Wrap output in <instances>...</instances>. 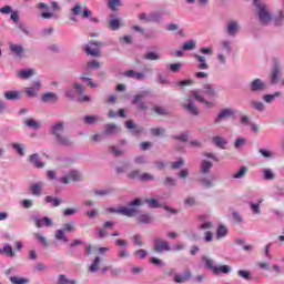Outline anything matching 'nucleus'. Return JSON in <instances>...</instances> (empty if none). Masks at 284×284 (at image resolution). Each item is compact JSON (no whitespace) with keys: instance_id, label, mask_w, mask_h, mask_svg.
I'll use <instances>...</instances> for the list:
<instances>
[{"instance_id":"obj_1","label":"nucleus","mask_w":284,"mask_h":284,"mask_svg":"<svg viewBox=\"0 0 284 284\" xmlns=\"http://www.w3.org/2000/svg\"><path fill=\"white\" fill-rule=\"evenodd\" d=\"M51 134L54 135V139L59 145H72V140L65 135V122H55L51 125Z\"/></svg>"},{"instance_id":"obj_2","label":"nucleus","mask_w":284,"mask_h":284,"mask_svg":"<svg viewBox=\"0 0 284 284\" xmlns=\"http://www.w3.org/2000/svg\"><path fill=\"white\" fill-rule=\"evenodd\" d=\"M253 3L256 8V14L260 22L263 23V26H267V23L272 21V13L270 12V8H267V4L263 3L261 0H253Z\"/></svg>"},{"instance_id":"obj_3","label":"nucleus","mask_w":284,"mask_h":284,"mask_svg":"<svg viewBox=\"0 0 284 284\" xmlns=\"http://www.w3.org/2000/svg\"><path fill=\"white\" fill-rule=\"evenodd\" d=\"M143 202H141V200L135 199L130 203V206H120L118 209L114 207H110L108 209V212H110L111 214H122V216H134L136 214V209L134 207V205H142Z\"/></svg>"},{"instance_id":"obj_4","label":"nucleus","mask_w":284,"mask_h":284,"mask_svg":"<svg viewBox=\"0 0 284 284\" xmlns=\"http://www.w3.org/2000/svg\"><path fill=\"white\" fill-rule=\"evenodd\" d=\"M170 250H172V247H170V243H168V241L160 237H155L153 240L152 251L155 252V254H163V252H170Z\"/></svg>"},{"instance_id":"obj_5","label":"nucleus","mask_w":284,"mask_h":284,"mask_svg":"<svg viewBox=\"0 0 284 284\" xmlns=\"http://www.w3.org/2000/svg\"><path fill=\"white\" fill-rule=\"evenodd\" d=\"M84 51L91 57H99L101 54V42H90L84 45Z\"/></svg>"},{"instance_id":"obj_6","label":"nucleus","mask_w":284,"mask_h":284,"mask_svg":"<svg viewBox=\"0 0 284 284\" xmlns=\"http://www.w3.org/2000/svg\"><path fill=\"white\" fill-rule=\"evenodd\" d=\"M71 12L75 16L79 17V14H82L83 19H88L92 17V11H90L88 8H83L81 3H77L72 9Z\"/></svg>"},{"instance_id":"obj_7","label":"nucleus","mask_w":284,"mask_h":284,"mask_svg":"<svg viewBox=\"0 0 284 284\" xmlns=\"http://www.w3.org/2000/svg\"><path fill=\"white\" fill-rule=\"evenodd\" d=\"M77 181H81V173L79 171H71L68 175L60 179V183L68 185V183H77Z\"/></svg>"},{"instance_id":"obj_8","label":"nucleus","mask_w":284,"mask_h":284,"mask_svg":"<svg viewBox=\"0 0 284 284\" xmlns=\"http://www.w3.org/2000/svg\"><path fill=\"white\" fill-rule=\"evenodd\" d=\"M278 81H281V63L275 61L271 70V83L276 84Z\"/></svg>"},{"instance_id":"obj_9","label":"nucleus","mask_w":284,"mask_h":284,"mask_svg":"<svg viewBox=\"0 0 284 284\" xmlns=\"http://www.w3.org/2000/svg\"><path fill=\"white\" fill-rule=\"evenodd\" d=\"M2 14H11L10 20L13 21V23H19V12L12 11V7L4 6L1 8Z\"/></svg>"},{"instance_id":"obj_10","label":"nucleus","mask_w":284,"mask_h":284,"mask_svg":"<svg viewBox=\"0 0 284 284\" xmlns=\"http://www.w3.org/2000/svg\"><path fill=\"white\" fill-rule=\"evenodd\" d=\"M230 116H234V110L230 108L223 109L215 119V123H221L223 119H230Z\"/></svg>"},{"instance_id":"obj_11","label":"nucleus","mask_w":284,"mask_h":284,"mask_svg":"<svg viewBox=\"0 0 284 284\" xmlns=\"http://www.w3.org/2000/svg\"><path fill=\"white\" fill-rule=\"evenodd\" d=\"M267 88L265 85V82H263L261 79H255L251 83V90L252 92H263Z\"/></svg>"},{"instance_id":"obj_12","label":"nucleus","mask_w":284,"mask_h":284,"mask_svg":"<svg viewBox=\"0 0 284 284\" xmlns=\"http://www.w3.org/2000/svg\"><path fill=\"white\" fill-rule=\"evenodd\" d=\"M140 21H145L146 23H150L152 21H159V19H161V16H159V13H151L150 16H148V13H140L139 16Z\"/></svg>"},{"instance_id":"obj_13","label":"nucleus","mask_w":284,"mask_h":284,"mask_svg":"<svg viewBox=\"0 0 284 284\" xmlns=\"http://www.w3.org/2000/svg\"><path fill=\"white\" fill-rule=\"evenodd\" d=\"M187 102V104L183 105L184 110H186V112H190V114H193V116H199V108L194 105L192 99H189Z\"/></svg>"},{"instance_id":"obj_14","label":"nucleus","mask_w":284,"mask_h":284,"mask_svg":"<svg viewBox=\"0 0 284 284\" xmlns=\"http://www.w3.org/2000/svg\"><path fill=\"white\" fill-rule=\"evenodd\" d=\"M193 57L199 62L197 64L199 70H207V68H210V64H207V60L205 59L204 55L195 53Z\"/></svg>"},{"instance_id":"obj_15","label":"nucleus","mask_w":284,"mask_h":284,"mask_svg":"<svg viewBox=\"0 0 284 284\" xmlns=\"http://www.w3.org/2000/svg\"><path fill=\"white\" fill-rule=\"evenodd\" d=\"M190 278H192V272L185 271L183 275L176 274L174 276V282L175 283H187V281H190Z\"/></svg>"},{"instance_id":"obj_16","label":"nucleus","mask_w":284,"mask_h":284,"mask_svg":"<svg viewBox=\"0 0 284 284\" xmlns=\"http://www.w3.org/2000/svg\"><path fill=\"white\" fill-rule=\"evenodd\" d=\"M227 34L234 37L239 32V22L230 21L226 27Z\"/></svg>"},{"instance_id":"obj_17","label":"nucleus","mask_w":284,"mask_h":284,"mask_svg":"<svg viewBox=\"0 0 284 284\" xmlns=\"http://www.w3.org/2000/svg\"><path fill=\"white\" fill-rule=\"evenodd\" d=\"M116 132H119V128L115 124H106L103 134L105 136H112L113 134H116Z\"/></svg>"},{"instance_id":"obj_18","label":"nucleus","mask_w":284,"mask_h":284,"mask_svg":"<svg viewBox=\"0 0 284 284\" xmlns=\"http://www.w3.org/2000/svg\"><path fill=\"white\" fill-rule=\"evenodd\" d=\"M42 190H43V183L42 182L32 184L30 186V191H31V194H33V196H41Z\"/></svg>"},{"instance_id":"obj_19","label":"nucleus","mask_w":284,"mask_h":284,"mask_svg":"<svg viewBox=\"0 0 284 284\" xmlns=\"http://www.w3.org/2000/svg\"><path fill=\"white\" fill-rule=\"evenodd\" d=\"M62 230L68 234H72L73 232H77V223L74 221L67 222L63 224Z\"/></svg>"},{"instance_id":"obj_20","label":"nucleus","mask_w":284,"mask_h":284,"mask_svg":"<svg viewBox=\"0 0 284 284\" xmlns=\"http://www.w3.org/2000/svg\"><path fill=\"white\" fill-rule=\"evenodd\" d=\"M193 98L195 99V101H199L200 103L206 105V108H213L212 102L203 99V95H201V93H199L197 91H193Z\"/></svg>"},{"instance_id":"obj_21","label":"nucleus","mask_w":284,"mask_h":284,"mask_svg":"<svg viewBox=\"0 0 284 284\" xmlns=\"http://www.w3.org/2000/svg\"><path fill=\"white\" fill-rule=\"evenodd\" d=\"M229 230L227 226L221 224L217 226L216 230V239L221 240V239H225V236L229 234Z\"/></svg>"},{"instance_id":"obj_22","label":"nucleus","mask_w":284,"mask_h":284,"mask_svg":"<svg viewBox=\"0 0 284 284\" xmlns=\"http://www.w3.org/2000/svg\"><path fill=\"white\" fill-rule=\"evenodd\" d=\"M59 98L55 95V93H44L42 95L43 103H57Z\"/></svg>"},{"instance_id":"obj_23","label":"nucleus","mask_w":284,"mask_h":284,"mask_svg":"<svg viewBox=\"0 0 284 284\" xmlns=\"http://www.w3.org/2000/svg\"><path fill=\"white\" fill-rule=\"evenodd\" d=\"M203 263H205L206 270H210L214 274V270H216V265H214V260L207 257V256H202Z\"/></svg>"},{"instance_id":"obj_24","label":"nucleus","mask_w":284,"mask_h":284,"mask_svg":"<svg viewBox=\"0 0 284 284\" xmlns=\"http://www.w3.org/2000/svg\"><path fill=\"white\" fill-rule=\"evenodd\" d=\"M110 30H119L121 28V20L111 16V20L109 21Z\"/></svg>"},{"instance_id":"obj_25","label":"nucleus","mask_w":284,"mask_h":284,"mask_svg":"<svg viewBox=\"0 0 284 284\" xmlns=\"http://www.w3.org/2000/svg\"><path fill=\"white\" fill-rule=\"evenodd\" d=\"M231 271H232V268L229 265H221V266H216V268H214L213 274H215V275L230 274Z\"/></svg>"},{"instance_id":"obj_26","label":"nucleus","mask_w":284,"mask_h":284,"mask_svg":"<svg viewBox=\"0 0 284 284\" xmlns=\"http://www.w3.org/2000/svg\"><path fill=\"white\" fill-rule=\"evenodd\" d=\"M212 141L217 148H221V150H225V145H227V142L219 135L213 136Z\"/></svg>"},{"instance_id":"obj_27","label":"nucleus","mask_w":284,"mask_h":284,"mask_svg":"<svg viewBox=\"0 0 284 284\" xmlns=\"http://www.w3.org/2000/svg\"><path fill=\"white\" fill-rule=\"evenodd\" d=\"M143 59L145 61H159V59H161V55H159V53L154 52V51H150V52H146L144 55H143Z\"/></svg>"},{"instance_id":"obj_28","label":"nucleus","mask_w":284,"mask_h":284,"mask_svg":"<svg viewBox=\"0 0 284 284\" xmlns=\"http://www.w3.org/2000/svg\"><path fill=\"white\" fill-rule=\"evenodd\" d=\"M210 170H212V162L204 160L201 163V173L202 174H210Z\"/></svg>"},{"instance_id":"obj_29","label":"nucleus","mask_w":284,"mask_h":284,"mask_svg":"<svg viewBox=\"0 0 284 284\" xmlns=\"http://www.w3.org/2000/svg\"><path fill=\"white\" fill-rule=\"evenodd\" d=\"M29 161L33 163V165L38 169H41L45 165L43 162L39 161V154L30 155Z\"/></svg>"},{"instance_id":"obj_30","label":"nucleus","mask_w":284,"mask_h":284,"mask_svg":"<svg viewBox=\"0 0 284 284\" xmlns=\"http://www.w3.org/2000/svg\"><path fill=\"white\" fill-rule=\"evenodd\" d=\"M4 98L7 101H17L21 98V95L17 91H8L4 93Z\"/></svg>"},{"instance_id":"obj_31","label":"nucleus","mask_w":284,"mask_h":284,"mask_svg":"<svg viewBox=\"0 0 284 284\" xmlns=\"http://www.w3.org/2000/svg\"><path fill=\"white\" fill-rule=\"evenodd\" d=\"M10 50L16 57H23V47L18 44H10Z\"/></svg>"},{"instance_id":"obj_32","label":"nucleus","mask_w":284,"mask_h":284,"mask_svg":"<svg viewBox=\"0 0 284 284\" xmlns=\"http://www.w3.org/2000/svg\"><path fill=\"white\" fill-rule=\"evenodd\" d=\"M125 128H128V130H132L133 134H140L141 132V128L136 126L132 120L126 121Z\"/></svg>"},{"instance_id":"obj_33","label":"nucleus","mask_w":284,"mask_h":284,"mask_svg":"<svg viewBox=\"0 0 284 284\" xmlns=\"http://www.w3.org/2000/svg\"><path fill=\"white\" fill-rule=\"evenodd\" d=\"M24 125H27V128H31L32 130H39L41 128L39 122L34 121L33 119L24 120Z\"/></svg>"},{"instance_id":"obj_34","label":"nucleus","mask_w":284,"mask_h":284,"mask_svg":"<svg viewBox=\"0 0 284 284\" xmlns=\"http://www.w3.org/2000/svg\"><path fill=\"white\" fill-rule=\"evenodd\" d=\"M32 74H34V69L22 70L18 72V77H20V79H30Z\"/></svg>"},{"instance_id":"obj_35","label":"nucleus","mask_w":284,"mask_h":284,"mask_svg":"<svg viewBox=\"0 0 284 284\" xmlns=\"http://www.w3.org/2000/svg\"><path fill=\"white\" fill-rule=\"evenodd\" d=\"M204 94L207 97H216V90H214V87L212 84H205L204 85Z\"/></svg>"},{"instance_id":"obj_36","label":"nucleus","mask_w":284,"mask_h":284,"mask_svg":"<svg viewBox=\"0 0 284 284\" xmlns=\"http://www.w3.org/2000/svg\"><path fill=\"white\" fill-rule=\"evenodd\" d=\"M10 281L13 284H29L30 283V280H28L26 277H17V276L10 277Z\"/></svg>"},{"instance_id":"obj_37","label":"nucleus","mask_w":284,"mask_h":284,"mask_svg":"<svg viewBox=\"0 0 284 284\" xmlns=\"http://www.w3.org/2000/svg\"><path fill=\"white\" fill-rule=\"evenodd\" d=\"M55 240L57 241H63L64 243H68V237H65V231L58 230L55 231Z\"/></svg>"},{"instance_id":"obj_38","label":"nucleus","mask_w":284,"mask_h":284,"mask_svg":"<svg viewBox=\"0 0 284 284\" xmlns=\"http://www.w3.org/2000/svg\"><path fill=\"white\" fill-rule=\"evenodd\" d=\"M47 203H52L53 207H59L61 205V199L59 197H52V196H47L45 197Z\"/></svg>"},{"instance_id":"obj_39","label":"nucleus","mask_w":284,"mask_h":284,"mask_svg":"<svg viewBox=\"0 0 284 284\" xmlns=\"http://www.w3.org/2000/svg\"><path fill=\"white\" fill-rule=\"evenodd\" d=\"M58 284H77V281L69 280L65 275H59Z\"/></svg>"},{"instance_id":"obj_40","label":"nucleus","mask_w":284,"mask_h":284,"mask_svg":"<svg viewBox=\"0 0 284 284\" xmlns=\"http://www.w3.org/2000/svg\"><path fill=\"white\" fill-rule=\"evenodd\" d=\"M237 276H240L241 278H244V281H252V275L246 270L237 271Z\"/></svg>"},{"instance_id":"obj_41","label":"nucleus","mask_w":284,"mask_h":284,"mask_svg":"<svg viewBox=\"0 0 284 284\" xmlns=\"http://www.w3.org/2000/svg\"><path fill=\"white\" fill-rule=\"evenodd\" d=\"M2 252L6 254V256H9L11 258L16 256V253L10 244L4 245Z\"/></svg>"},{"instance_id":"obj_42","label":"nucleus","mask_w":284,"mask_h":284,"mask_svg":"<svg viewBox=\"0 0 284 284\" xmlns=\"http://www.w3.org/2000/svg\"><path fill=\"white\" fill-rule=\"evenodd\" d=\"M247 174V166H242L235 174H233V179H243Z\"/></svg>"},{"instance_id":"obj_43","label":"nucleus","mask_w":284,"mask_h":284,"mask_svg":"<svg viewBox=\"0 0 284 284\" xmlns=\"http://www.w3.org/2000/svg\"><path fill=\"white\" fill-rule=\"evenodd\" d=\"M138 222L143 224L152 223V216L149 214H142L138 217Z\"/></svg>"},{"instance_id":"obj_44","label":"nucleus","mask_w":284,"mask_h":284,"mask_svg":"<svg viewBox=\"0 0 284 284\" xmlns=\"http://www.w3.org/2000/svg\"><path fill=\"white\" fill-rule=\"evenodd\" d=\"M100 263H101V257H95L93 263L90 265V272L94 274L99 270Z\"/></svg>"},{"instance_id":"obj_45","label":"nucleus","mask_w":284,"mask_h":284,"mask_svg":"<svg viewBox=\"0 0 284 284\" xmlns=\"http://www.w3.org/2000/svg\"><path fill=\"white\" fill-rule=\"evenodd\" d=\"M281 92H275L274 94H266L263 97L265 103H272L274 99H276V97H281Z\"/></svg>"},{"instance_id":"obj_46","label":"nucleus","mask_w":284,"mask_h":284,"mask_svg":"<svg viewBox=\"0 0 284 284\" xmlns=\"http://www.w3.org/2000/svg\"><path fill=\"white\" fill-rule=\"evenodd\" d=\"M274 172H272V169H265L264 170V179L265 181H274Z\"/></svg>"},{"instance_id":"obj_47","label":"nucleus","mask_w":284,"mask_h":284,"mask_svg":"<svg viewBox=\"0 0 284 284\" xmlns=\"http://www.w3.org/2000/svg\"><path fill=\"white\" fill-rule=\"evenodd\" d=\"M145 97H148V91H143L142 93L134 95L132 101L133 105H136L139 101H141V99H145Z\"/></svg>"},{"instance_id":"obj_48","label":"nucleus","mask_w":284,"mask_h":284,"mask_svg":"<svg viewBox=\"0 0 284 284\" xmlns=\"http://www.w3.org/2000/svg\"><path fill=\"white\" fill-rule=\"evenodd\" d=\"M97 121H99V118L97 115H88L84 118V123H87L88 125H92L97 123Z\"/></svg>"},{"instance_id":"obj_49","label":"nucleus","mask_w":284,"mask_h":284,"mask_svg":"<svg viewBox=\"0 0 284 284\" xmlns=\"http://www.w3.org/2000/svg\"><path fill=\"white\" fill-rule=\"evenodd\" d=\"M252 108H254V110H257L258 112H263V110H265V104H263V102H256L253 101L251 102Z\"/></svg>"},{"instance_id":"obj_50","label":"nucleus","mask_w":284,"mask_h":284,"mask_svg":"<svg viewBox=\"0 0 284 284\" xmlns=\"http://www.w3.org/2000/svg\"><path fill=\"white\" fill-rule=\"evenodd\" d=\"M194 48H196V42L194 40L185 42L182 47L183 50H194Z\"/></svg>"},{"instance_id":"obj_51","label":"nucleus","mask_w":284,"mask_h":284,"mask_svg":"<svg viewBox=\"0 0 284 284\" xmlns=\"http://www.w3.org/2000/svg\"><path fill=\"white\" fill-rule=\"evenodd\" d=\"M183 165H185V161L181 158L179 159V161L171 163L172 170H179V168H183Z\"/></svg>"},{"instance_id":"obj_52","label":"nucleus","mask_w":284,"mask_h":284,"mask_svg":"<svg viewBox=\"0 0 284 284\" xmlns=\"http://www.w3.org/2000/svg\"><path fill=\"white\" fill-rule=\"evenodd\" d=\"M245 143H247V140H245V138H237L236 141L234 142V148L239 150V148H243Z\"/></svg>"},{"instance_id":"obj_53","label":"nucleus","mask_w":284,"mask_h":284,"mask_svg":"<svg viewBox=\"0 0 284 284\" xmlns=\"http://www.w3.org/2000/svg\"><path fill=\"white\" fill-rule=\"evenodd\" d=\"M153 112H155V114H159L160 116H165L168 114V111L163 106H155L153 109Z\"/></svg>"},{"instance_id":"obj_54","label":"nucleus","mask_w":284,"mask_h":284,"mask_svg":"<svg viewBox=\"0 0 284 284\" xmlns=\"http://www.w3.org/2000/svg\"><path fill=\"white\" fill-rule=\"evenodd\" d=\"M144 203H148L149 207H161V203L154 199L145 200Z\"/></svg>"},{"instance_id":"obj_55","label":"nucleus","mask_w":284,"mask_h":284,"mask_svg":"<svg viewBox=\"0 0 284 284\" xmlns=\"http://www.w3.org/2000/svg\"><path fill=\"white\" fill-rule=\"evenodd\" d=\"M118 6H121V0H109V8L111 10H116Z\"/></svg>"},{"instance_id":"obj_56","label":"nucleus","mask_w":284,"mask_h":284,"mask_svg":"<svg viewBox=\"0 0 284 284\" xmlns=\"http://www.w3.org/2000/svg\"><path fill=\"white\" fill-rule=\"evenodd\" d=\"M140 181H154V175L150 173H142L140 175Z\"/></svg>"},{"instance_id":"obj_57","label":"nucleus","mask_w":284,"mask_h":284,"mask_svg":"<svg viewBox=\"0 0 284 284\" xmlns=\"http://www.w3.org/2000/svg\"><path fill=\"white\" fill-rule=\"evenodd\" d=\"M164 185H166V187H172L176 185V180H174L173 178H165Z\"/></svg>"},{"instance_id":"obj_58","label":"nucleus","mask_w":284,"mask_h":284,"mask_svg":"<svg viewBox=\"0 0 284 284\" xmlns=\"http://www.w3.org/2000/svg\"><path fill=\"white\" fill-rule=\"evenodd\" d=\"M100 65L101 64L97 60L89 61L88 63V68H90L91 70H97L100 68Z\"/></svg>"},{"instance_id":"obj_59","label":"nucleus","mask_w":284,"mask_h":284,"mask_svg":"<svg viewBox=\"0 0 284 284\" xmlns=\"http://www.w3.org/2000/svg\"><path fill=\"white\" fill-rule=\"evenodd\" d=\"M201 54H206V57H212L214 54V51L212 48H202L200 49Z\"/></svg>"},{"instance_id":"obj_60","label":"nucleus","mask_w":284,"mask_h":284,"mask_svg":"<svg viewBox=\"0 0 284 284\" xmlns=\"http://www.w3.org/2000/svg\"><path fill=\"white\" fill-rule=\"evenodd\" d=\"M163 132H165V129H159V128L151 129V134H153V136H161Z\"/></svg>"},{"instance_id":"obj_61","label":"nucleus","mask_w":284,"mask_h":284,"mask_svg":"<svg viewBox=\"0 0 284 284\" xmlns=\"http://www.w3.org/2000/svg\"><path fill=\"white\" fill-rule=\"evenodd\" d=\"M251 210L254 214H261V205L256 203H251Z\"/></svg>"},{"instance_id":"obj_62","label":"nucleus","mask_w":284,"mask_h":284,"mask_svg":"<svg viewBox=\"0 0 284 284\" xmlns=\"http://www.w3.org/2000/svg\"><path fill=\"white\" fill-rule=\"evenodd\" d=\"M33 203H34V202H33L32 200H23V201L21 202V205H22V207H24L26 210H28V209L32 207Z\"/></svg>"},{"instance_id":"obj_63","label":"nucleus","mask_w":284,"mask_h":284,"mask_svg":"<svg viewBox=\"0 0 284 284\" xmlns=\"http://www.w3.org/2000/svg\"><path fill=\"white\" fill-rule=\"evenodd\" d=\"M200 183H202L204 187H212V180L207 178H203L202 180H200Z\"/></svg>"},{"instance_id":"obj_64","label":"nucleus","mask_w":284,"mask_h":284,"mask_svg":"<svg viewBox=\"0 0 284 284\" xmlns=\"http://www.w3.org/2000/svg\"><path fill=\"white\" fill-rule=\"evenodd\" d=\"M170 70L171 72H179V70H181V63H172Z\"/></svg>"}]
</instances>
